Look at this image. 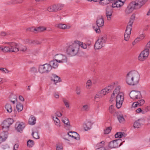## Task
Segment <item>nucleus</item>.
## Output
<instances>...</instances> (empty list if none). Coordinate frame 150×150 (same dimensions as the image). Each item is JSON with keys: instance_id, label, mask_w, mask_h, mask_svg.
Wrapping results in <instances>:
<instances>
[{"instance_id": "f257e3e1", "label": "nucleus", "mask_w": 150, "mask_h": 150, "mask_svg": "<svg viewBox=\"0 0 150 150\" xmlns=\"http://www.w3.org/2000/svg\"><path fill=\"white\" fill-rule=\"evenodd\" d=\"M140 75L138 72L133 71L129 72L127 74L126 81L127 83L129 85L134 86L139 83Z\"/></svg>"}, {"instance_id": "f03ea898", "label": "nucleus", "mask_w": 150, "mask_h": 150, "mask_svg": "<svg viewBox=\"0 0 150 150\" xmlns=\"http://www.w3.org/2000/svg\"><path fill=\"white\" fill-rule=\"evenodd\" d=\"M148 0H137L135 1H132L128 5L125 10L127 14L132 13L135 9L140 8Z\"/></svg>"}, {"instance_id": "7ed1b4c3", "label": "nucleus", "mask_w": 150, "mask_h": 150, "mask_svg": "<svg viewBox=\"0 0 150 150\" xmlns=\"http://www.w3.org/2000/svg\"><path fill=\"white\" fill-rule=\"evenodd\" d=\"M135 15H132L127 25L124 33V40L127 41L129 40L131 33L132 26V25L134 20Z\"/></svg>"}, {"instance_id": "20e7f679", "label": "nucleus", "mask_w": 150, "mask_h": 150, "mask_svg": "<svg viewBox=\"0 0 150 150\" xmlns=\"http://www.w3.org/2000/svg\"><path fill=\"white\" fill-rule=\"evenodd\" d=\"M79 51V46L74 42L68 46L67 50V52L71 56H74L78 53Z\"/></svg>"}, {"instance_id": "39448f33", "label": "nucleus", "mask_w": 150, "mask_h": 150, "mask_svg": "<svg viewBox=\"0 0 150 150\" xmlns=\"http://www.w3.org/2000/svg\"><path fill=\"white\" fill-rule=\"evenodd\" d=\"M107 40L106 36H101L99 38L98 40L95 42L94 48L95 49L98 50L103 47Z\"/></svg>"}, {"instance_id": "423d86ee", "label": "nucleus", "mask_w": 150, "mask_h": 150, "mask_svg": "<svg viewBox=\"0 0 150 150\" xmlns=\"http://www.w3.org/2000/svg\"><path fill=\"white\" fill-rule=\"evenodd\" d=\"M96 23L97 26H93V28L96 33H100V27L103 26L104 24V21L102 16L97 18Z\"/></svg>"}, {"instance_id": "0eeeda50", "label": "nucleus", "mask_w": 150, "mask_h": 150, "mask_svg": "<svg viewBox=\"0 0 150 150\" xmlns=\"http://www.w3.org/2000/svg\"><path fill=\"white\" fill-rule=\"evenodd\" d=\"M64 6L60 4H55L48 7L47 10L50 12H56L62 9Z\"/></svg>"}, {"instance_id": "6e6552de", "label": "nucleus", "mask_w": 150, "mask_h": 150, "mask_svg": "<svg viewBox=\"0 0 150 150\" xmlns=\"http://www.w3.org/2000/svg\"><path fill=\"white\" fill-rule=\"evenodd\" d=\"M51 70V67L47 63L40 65L38 68V71L41 74L48 73Z\"/></svg>"}, {"instance_id": "1a4fd4ad", "label": "nucleus", "mask_w": 150, "mask_h": 150, "mask_svg": "<svg viewBox=\"0 0 150 150\" xmlns=\"http://www.w3.org/2000/svg\"><path fill=\"white\" fill-rule=\"evenodd\" d=\"M124 100V93L121 92L117 94L116 97V106L117 108L119 109L122 106Z\"/></svg>"}, {"instance_id": "9d476101", "label": "nucleus", "mask_w": 150, "mask_h": 150, "mask_svg": "<svg viewBox=\"0 0 150 150\" xmlns=\"http://www.w3.org/2000/svg\"><path fill=\"white\" fill-rule=\"evenodd\" d=\"M13 122V120L12 119L9 118L4 120L1 124V126L3 132H6L9 129L10 126Z\"/></svg>"}, {"instance_id": "9b49d317", "label": "nucleus", "mask_w": 150, "mask_h": 150, "mask_svg": "<svg viewBox=\"0 0 150 150\" xmlns=\"http://www.w3.org/2000/svg\"><path fill=\"white\" fill-rule=\"evenodd\" d=\"M54 58L58 63H63L67 62V58L64 55L59 54H56Z\"/></svg>"}, {"instance_id": "f8f14e48", "label": "nucleus", "mask_w": 150, "mask_h": 150, "mask_svg": "<svg viewBox=\"0 0 150 150\" xmlns=\"http://www.w3.org/2000/svg\"><path fill=\"white\" fill-rule=\"evenodd\" d=\"M129 96L134 100L140 99L142 97L140 92L136 91H132L129 93Z\"/></svg>"}, {"instance_id": "ddd939ff", "label": "nucleus", "mask_w": 150, "mask_h": 150, "mask_svg": "<svg viewBox=\"0 0 150 150\" xmlns=\"http://www.w3.org/2000/svg\"><path fill=\"white\" fill-rule=\"evenodd\" d=\"M121 140L116 139L109 143L108 146L111 148H116L120 146L121 144Z\"/></svg>"}, {"instance_id": "4468645a", "label": "nucleus", "mask_w": 150, "mask_h": 150, "mask_svg": "<svg viewBox=\"0 0 150 150\" xmlns=\"http://www.w3.org/2000/svg\"><path fill=\"white\" fill-rule=\"evenodd\" d=\"M147 50H144L140 54L138 57V59L141 61H144L148 57L149 53L148 52Z\"/></svg>"}, {"instance_id": "2eb2a0df", "label": "nucleus", "mask_w": 150, "mask_h": 150, "mask_svg": "<svg viewBox=\"0 0 150 150\" xmlns=\"http://www.w3.org/2000/svg\"><path fill=\"white\" fill-rule=\"evenodd\" d=\"M9 45L10 52H17L18 51V45L16 43L14 42H7Z\"/></svg>"}, {"instance_id": "dca6fc26", "label": "nucleus", "mask_w": 150, "mask_h": 150, "mask_svg": "<svg viewBox=\"0 0 150 150\" xmlns=\"http://www.w3.org/2000/svg\"><path fill=\"white\" fill-rule=\"evenodd\" d=\"M112 10L111 6H107L106 9V14L108 20H110L111 18Z\"/></svg>"}, {"instance_id": "f3484780", "label": "nucleus", "mask_w": 150, "mask_h": 150, "mask_svg": "<svg viewBox=\"0 0 150 150\" xmlns=\"http://www.w3.org/2000/svg\"><path fill=\"white\" fill-rule=\"evenodd\" d=\"M15 127L18 132H21L25 127V124L23 122H17L16 124Z\"/></svg>"}, {"instance_id": "a211bd4d", "label": "nucleus", "mask_w": 150, "mask_h": 150, "mask_svg": "<svg viewBox=\"0 0 150 150\" xmlns=\"http://www.w3.org/2000/svg\"><path fill=\"white\" fill-rule=\"evenodd\" d=\"M124 2L122 1L121 0H117L113 2L112 4V8L120 7L124 4Z\"/></svg>"}, {"instance_id": "6ab92c4d", "label": "nucleus", "mask_w": 150, "mask_h": 150, "mask_svg": "<svg viewBox=\"0 0 150 150\" xmlns=\"http://www.w3.org/2000/svg\"><path fill=\"white\" fill-rule=\"evenodd\" d=\"M55 27L58 28L63 30L68 29L71 28L69 25L60 23L56 24L55 25Z\"/></svg>"}, {"instance_id": "aec40b11", "label": "nucleus", "mask_w": 150, "mask_h": 150, "mask_svg": "<svg viewBox=\"0 0 150 150\" xmlns=\"http://www.w3.org/2000/svg\"><path fill=\"white\" fill-rule=\"evenodd\" d=\"M144 123L142 120L139 119L134 122L133 126L135 128H139L141 127Z\"/></svg>"}, {"instance_id": "412c9836", "label": "nucleus", "mask_w": 150, "mask_h": 150, "mask_svg": "<svg viewBox=\"0 0 150 150\" xmlns=\"http://www.w3.org/2000/svg\"><path fill=\"white\" fill-rule=\"evenodd\" d=\"M8 132H3L1 133V136H0V143L4 141L8 137Z\"/></svg>"}, {"instance_id": "4be33fe9", "label": "nucleus", "mask_w": 150, "mask_h": 150, "mask_svg": "<svg viewBox=\"0 0 150 150\" xmlns=\"http://www.w3.org/2000/svg\"><path fill=\"white\" fill-rule=\"evenodd\" d=\"M117 85V83L113 82L111 83L108 86L106 87V89H107L108 92L109 93L111 92V91H112L114 89V87H115Z\"/></svg>"}, {"instance_id": "5701e85b", "label": "nucleus", "mask_w": 150, "mask_h": 150, "mask_svg": "<svg viewBox=\"0 0 150 150\" xmlns=\"http://www.w3.org/2000/svg\"><path fill=\"white\" fill-rule=\"evenodd\" d=\"M51 80L54 81L55 84H56L57 83L61 81V79L60 77L55 74H53L52 75Z\"/></svg>"}, {"instance_id": "b1692460", "label": "nucleus", "mask_w": 150, "mask_h": 150, "mask_svg": "<svg viewBox=\"0 0 150 150\" xmlns=\"http://www.w3.org/2000/svg\"><path fill=\"white\" fill-rule=\"evenodd\" d=\"M57 62L55 59V60H53L50 61L49 64L51 67L52 69V68L56 69L58 67V64Z\"/></svg>"}, {"instance_id": "393cba45", "label": "nucleus", "mask_w": 150, "mask_h": 150, "mask_svg": "<svg viewBox=\"0 0 150 150\" xmlns=\"http://www.w3.org/2000/svg\"><path fill=\"white\" fill-rule=\"evenodd\" d=\"M46 28L44 26H39V27L34 28L33 29L34 31H35L37 33H39L43 32L46 30Z\"/></svg>"}, {"instance_id": "a878e982", "label": "nucleus", "mask_w": 150, "mask_h": 150, "mask_svg": "<svg viewBox=\"0 0 150 150\" xmlns=\"http://www.w3.org/2000/svg\"><path fill=\"white\" fill-rule=\"evenodd\" d=\"M74 42L76 43V44L78 45L79 46H81V47L83 49H86L87 47L86 45V44L78 40H75Z\"/></svg>"}, {"instance_id": "bb28decb", "label": "nucleus", "mask_w": 150, "mask_h": 150, "mask_svg": "<svg viewBox=\"0 0 150 150\" xmlns=\"http://www.w3.org/2000/svg\"><path fill=\"white\" fill-rule=\"evenodd\" d=\"M36 118L35 117L31 116L29 118L28 123L29 124L31 125H34L35 123Z\"/></svg>"}, {"instance_id": "cd10ccee", "label": "nucleus", "mask_w": 150, "mask_h": 150, "mask_svg": "<svg viewBox=\"0 0 150 150\" xmlns=\"http://www.w3.org/2000/svg\"><path fill=\"white\" fill-rule=\"evenodd\" d=\"M51 117L55 125L57 126L60 127V121L58 118L57 117H55L53 115H52Z\"/></svg>"}, {"instance_id": "c85d7f7f", "label": "nucleus", "mask_w": 150, "mask_h": 150, "mask_svg": "<svg viewBox=\"0 0 150 150\" xmlns=\"http://www.w3.org/2000/svg\"><path fill=\"white\" fill-rule=\"evenodd\" d=\"M62 121L66 126H69V122L68 118L66 117H63L62 118Z\"/></svg>"}, {"instance_id": "c756f323", "label": "nucleus", "mask_w": 150, "mask_h": 150, "mask_svg": "<svg viewBox=\"0 0 150 150\" xmlns=\"http://www.w3.org/2000/svg\"><path fill=\"white\" fill-rule=\"evenodd\" d=\"M5 108L7 112L9 113H11L12 111V108L11 105L8 103H7L5 106Z\"/></svg>"}, {"instance_id": "7c9ffc66", "label": "nucleus", "mask_w": 150, "mask_h": 150, "mask_svg": "<svg viewBox=\"0 0 150 150\" xmlns=\"http://www.w3.org/2000/svg\"><path fill=\"white\" fill-rule=\"evenodd\" d=\"M91 122H87L83 125L84 128L86 131L90 129L91 127Z\"/></svg>"}, {"instance_id": "2f4dec72", "label": "nucleus", "mask_w": 150, "mask_h": 150, "mask_svg": "<svg viewBox=\"0 0 150 150\" xmlns=\"http://www.w3.org/2000/svg\"><path fill=\"white\" fill-rule=\"evenodd\" d=\"M18 51L20 50L23 52L27 50V48L26 46L21 44H19L18 45Z\"/></svg>"}, {"instance_id": "473e14b6", "label": "nucleus", "mask_w": 150, "mask_h": 150, "mask_svg": "<svg viewBox=\"0 0 150 150\" xmlns=\"http://www.w3.org/2000/svg\"><path fill=\"white\" fill-rule=\"evenodd\" d=\"M126 135V134L124 132L122 133L121 132H117L115 135V137L116 138H121L123 136L125 137Z\"/></svg>"}, {"instance_id": "72a5a7b5", "label": "nucleus", "mask_w": 150, "mask_h": 150, "mask_svg": "<svg viewBox=\"0 0 150 150\" xmlns=\"http://www.w3.org/2000/svg\"><path fill=\"white\" fill-rule=\"evenodd\" d=\"M75 134V136L71 135L68 133V135L70 137H71L72 138L75 139L77 140H79L80 139V136L76 132H73Z\"/></svg>"}, {"instance_id": "f704fd0d", "label": "nucleus", "mask_w": 150, "mask_h": 150, "mask_svg": "<svg viewBox=\"0 0 150 150\" xmlns=\"http://www.w3.org/2000/svg\"><path fill=\"white\" fill-rule=\"evenodd\" d=\"M99 4L102 5H105L110 2L109 0H99Z\"/></svg>"}, {"instance_id": "c9c22d12", "label": "nucleus", "mask_w": 150, "mask_h": 150, "mask_svg": "<svg viewBox=\"0 0 150 150\" xmlns=\"http://www.w3.org/2000/svg\"><path fill=\"white\" fill-rule=\"evenodd\" d=\"M99 92L102 97H103L107 93H109L107 89H106V87L101 90Z\"/></svg>"}, {"instance_id": "e433bc0d", "label": "nucleus", "mask_w": 150, "mask_h": 150, "mask_svg": "<svg viewBox=\"0 0 150 150\" xmlns=\"http://www.w3.org/2000/svg\"><path fill=\"white\" fill-rule=\"evenodd\" d=\"M16 108L18 112L21 111L23 109V105L20 103H18L16 105Z\"/></svg>"}, {"instance_id": "4c0bfd02", "label": "nucleus", "mask_w": 150, "mask_h": 150, "mask_svg": "<svg viewBox=\"0 0 150 150\" xmlns=\"http://www.w3.org/2000/svg\"><path fill=\"white\" fill-rule=\"evenodd\" d=\"M120 86H118L115 88L112 93L113 95H115V94H118L120 92Z\"/></svg>"}, {"instance_id": "58836bf2", "label": "nucleus", "mask_w": 150, "mask_h": 150, "mask_svg": "<svg viewBox=\"0 0 150 150\" xmlns=\"http://www.w3.org/2000/svg\"><path fill=\"white\" fill-rule=\"evenodd\" d=\"M118 120L120 123H124L125 121V120L123 115H119L117 117Z\"/></svg>"}, {"instance_id": "ea45409f", "label": "nucleus", "mask_w": 150, "mask_h": 150, "mask_svg": "<svg viewBox=\"0 0 150 150\" xmlns=\"http://www.w3.org/2000/svg\"><path fill=\"white\" fill-rule=\"evenodd\" d=\"M62 101L66 107L67 108H69V105L68 100L65 98H62Z\"/></svg>"}, {"instance_id": "a19ab883", "label": "nucleus", "mask_w": 150, "mask_h": 150, "mask_svg": "<svg viewBox=\"0 0 150 150\" xmlns=\"http://www.w3.org/2000/svg\"><path fill=\"white\" fill-rule=\"evenodd\" d=\"M92 86V82L90 80H88L86 83V87L88 89H90Z\"/></svg>"}, {"instance_id": "79ce46f5", "label": "nucleus", "mask_w": 150, "mask_h": 150, "mask_svg": "<svg viewBox=\"0 0 150 150\" xmlns=\"http://www.w3.org/2000/svg\"><path fill=\"white\" fill-rule=\"evenodd\" d=\"M34 143L33 141L29 139L27 142V145L29 147H32L34 145Z\"/></svg>"}, {"instance_id": "37998d69", "label": "nucleus", "mask_w": 150, "mask_h": 150, "mask_svg": "<svg viewBox=\"0 0 150 150\" xmlns=\"http://www.w3.org/2000/svg\"><path fill=\"white\" fill-rule=\"evenodd\" d=\"M112 129V127H107L104 130V134H108L111 131Z\"/></svg>"}, {"instance_id": "c03bdc74", "label": "nucleus", "mask_w": 150, "mask_h": 150, "mask_svg": "<svg viewBox=\"0 0 150 150\" xmlns=\"http://www.w3.org/2000/svg\"><path fill=\"white\" fill-rule=\"evenodd\" d=\"M32 135L33 137L34 138L38 139H39V137L38 135V132H33L32 134Z\"/></svg>"}, {"instance_id": "a18cd8bd", "label": "nucleus", "mask_w": 150, "mask_h": 150, "mask_svg": "<svg viewBox=\"0 0 150 150\" xmlns=\"http://www.w3.org/2000/svg\"><path fill=\"white\" fill-rule=\"evenodd\" d=\"M144 37V36L142 35L140 37L137 38L135 40V42L137 43L141 40H143Z\"/></svg>"}, {"instance_id": "49530a36", "label": "nucleus", "mask_w": 150, "mask_h": 150, "mask_svg": "<svg viewBox=\"0 0 150 150\" xmlns=\"http://www.w3.org/2000/svg\"><path fill=\"white\" fill-rule=\"evenodd\" d=\"M144 37V36L142 35L140 37L137 38L135 40V42L137 43L141 40H143Z\"/></svg>"}, {"instance_id": "de8ad7c7", "label": "nucleus", "mask_w": 150, "mask_h": 150, "mask_svg": "<svg viewBox=\"0 0 150 150\" xmlns=\"http://www.w3.org/2000/svg\"><path fill=\"white\" fill-rule=\"evenodd\" d=\"M89 109V106L87 105H85L83 106L81 108V111H87Z\"/></svg>"}, {"instance_id": "09e8293b", "label": "nucleus", "mask_w": 150, "mask_h": 150, "mask_svg": "<svg viewBox=\"0 0 150 150\" xmlns=\"http://www.w3.org/2000/svg\"><path fill=\"white\" fill-rule=\"evenodd\" d=\"M0 70L3 73H8L10 72L9 71L5 68H0Z\"/></svg>"}, {"instance_id": "8fccbe9b", "label": "nucleus", "mask_w": 150, "mask_h": 150, "mask_svg": "<svg viewBox=\"0 0 150 150\" xmlns=\"http://www.w3.org/2000/svg\"><path fill=\"white\" fill-rule=\"evenodd\" d=\"M2 51L4 52H10L9 45L4 47H2Z\"/></svg>"}, {"instance_id": "3c124183", "label": "nucleus", "mask_w": 150, "mask_h": 150, "mask_svg": "<svg viewBox=\"0 0 150 150\" xmlns=\"http://www.w3.org/2000/svg\"><path fill=\"white\" fill-rule=\"evenodd\" d=\"M23 1V0H13L11 1V3L13 4H20Z\"/></svg>"}, {"instance_id": "603ef678", "label": "nucleus", "mask_w": 150, "mask_h": 150, "mask_svg": "<svg viewBox=\"0 0 150 150\" xmlns=\"http://www.w3.org/2000/svg\"><path fill=\"white\" fill-rule=\"evenodd\" d=\"M63 147L62 144L59 143L57 144V150H62Z\"/></svg>"}, {"instance_id": "864d4df0", "label": "nucleus", "mask_w": 150, "mask_h": 150, "mask_svg": "<svg viewBox=\"0 0 150 150\" xmlns=\"http://www.w3.org/2000/svg\"><path fill=\"white\" fill-rule=\"evenodd\" d=\"M145 103L144 100L143 99H141L140 100H138L137 102V103L139 106H141L143 105Z\"/></svg>"}, {"instance_id": "5fc2aeb1", "label": "nucleus", "mask_w": 150, "mask_h": 150, "mask_svg": "<svg viewBox=\"0 0 150 150\" xmlns=\"http://www.w3.org/2000/svg\"><path fill=\"white\" fill-rule=\"evenodd\" d=\"M105 142L104 141H102L97 144V146L99 147V148L103 147V146L105 145Z\"/></svg>"}, {"instance_id": "6e6d98bb", "label": "nucleus", "mask_w": 150, "mask_h": 150, "mask_svg": "<svg viewBox=\"0 0 150 150\" xmlns=\"http://www.w3.org/2000/svg\"><path fill=\"white\" fill-rule=\"evenodd\" d=\"M76 93L78 95H79L81 93V88L80 87L77 86L76 89Z\"/></svg>"}, {"instance_id": "4d7b16f0", "label": "nucleus", "mask_w": 150, "mask_h": 150, "mask_svg": "<svg viewBox=\"0 0 150 150\" xmlns=\"http://www.w3.org/2000/svg\"><path fill=\"white\" fill-rule=\"evenodd\" d=\"M102 97V96L99 92L95 96L94 98L95 100H96V99L97 98H100Z\"/></svg>"}, {"instance_id": "13d9d810", "label": "nucleus", "mask_w": 150, "mask_h": 150, "mask_svg": "<svg viewBox=\"0 0 150 150\" xmlns=\"http://www.w3.org/2000/svg\"><path fill=\"white\" fill-rule=\"evenodd\" d=\"M114 106L113 105H111L109 108V111L110 113H112L114 112Z\"/></svg>"}, {"instance_id": "bf43d9fd", "label": "nucleus", "mask_w": 150, "mask_h": 150, "mask_svg": "<svg viewBox=\"0 0 150 150\" xmlns=\"http://www.w3.org/2000/svg\"><path fill=\"white\" fill-rule=\"evenodd\" d=\"M30 71L32 72L36 73L37 72V69L34 67L31 68Z\"/></svg>"}, {"instance_id": "052dcab7", "label": "nucleus", "mask_w": 150, "mask_h": 150, "mask_svg": "<svg viewBox=\"0 0 150 150\" xmlns=\"http://www.w3.org/2000/svg\"><path fill=\"white\" fill-rule=\"evenodd\" d=\"M8 34L5 32L2 31L0 33V35L2 36H5L8 35Z\"/></svg>"}, {"instance_id": "680f3d73", "label": "nucleus", "mask_w": 150, "mask_h": 150, "mask_svg": "<svg viewBox=\"0 0 150 150\" xmlns=\"http://www.w3.org/2000/svg\"><path fill=\"white\" fill-rule=\"evenodd\" d=\"M146 49L145 50H148V52H149V49L150 48V41H149L146 44Z\"/></svg>"}, {"instance_id": "e2e57ef3", "label": "nucleus", "mask_w": 150, "mask_h": 150, "mask_svg": "<svg viewBox=\"0 0 150 150\" xmlns=\"http://www.w3.org/2000/svg\"><path fill=\"white\" fill-rule=\"evenodd\" d=\"M55 18L58 21H59L62 19V17L60 16H59L58 15H57L55 16Z\"/></svg>"}, {"instance_id": "0e129e2a", "label": "nucleus", "mask_w": 150, "mask_h": 150, "mask_svg": "<svg viewBox=\"0 0 150 150\" xmlns=\"http://www.w3.org/2000/svg\"><path fill=\"white\" fill-rule=\"evenodd\" d=\"M56 115L59 117H61L62 116V114L59 112H57L56 113Z\"/></svg>"}, {"instance_id": "69168bd1", "label": "nucleus", "mask_w": 150, "mask_h": 150, "mask_svg": "<svg viewBox=\"0 0 150 150\" xmlns=\"http://www.w3.org/2000/svg\"><path fill=\"white\" fill-rule=\"evenodd\" d=\"M19 145L18 144H15L13 146V150H17L18 148Z\"/></svg>"}, {"instance_id": "338daca9", "label": "nucleus", "mask_w": 150, "mask_h": 150, "mask_svg": "<svg viewBox=\"0 0 150 150\" xmlns=\"http://www.w3.org/2000/svg\"><path fill=\"white\" fill-rule=\"evenodd\" d=\"M41 43V42H39L37 40H33V45H38Z\"/></svg>"}, {"instance_id": "774afa93", "label": "nucleus", "mask_w": 150, "mask_h": 150, "mask_svg": "<svg viewBox=\"0 0 150 150\" xmlns=\"http://www.w3.org/2000/svg\"><path fill=\"white\" fill-rule=\"evenodd\" d=\"M54 96L56 98H58L59 97L58 94L57 93H55L54 94Z\"/></svg>"}]
</instances>
